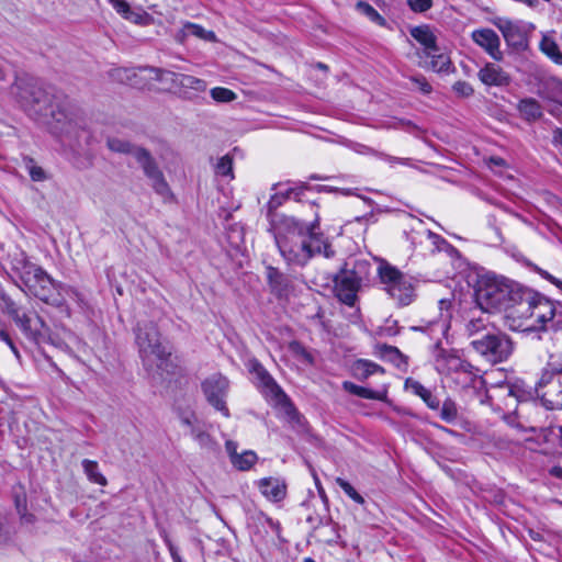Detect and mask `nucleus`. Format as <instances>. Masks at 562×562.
I'll list each match as a JSON object with an SVG mask.
<instances>
[{
	"label": "nucleus",
	"mask_w": 562,
	"mask_h": 562,
	"mask_svg": "<svg viewBox=\"0 0 562 562\" xmlns=\"http://www.w3.org/2000/svg\"><path fill=\"white\" fill-rule=\"evenodd\" d=\"M11 91L29 114L50 115V130L65 145L75 150L90 146L92 134L87 128L86 120L67 97L55 95L50 100L42 86L26 76L16 77Z\"/></svg>",
	"instance_id": "f257e3e1"
},
{
	"label": "nucleus",
	"mask_w": 562,
	"mask_h": 562,
	"mask_svg": "<svg viewBox=\"0 0 562 562\" xmlns=\"http://www.w3.org/2000/svg\"><path fill=\"white\" fill-rule=\"evenodd\" d=\"M318 229L317 218L305 223L291 216L282 217L274 236L282 257L299 266H304L316 254L333 257L334 250Z\"/></svg>",
	"instance_id": "f03ea898"
},
{
	"label": "nucleus",
	"mask_w": 562,
	"mask_h": 562,
	"mask_svg": "<svg viewBox=\"0 0 562 562\" xmlns=\"http://www.w3.org/2000/svg\"><path fill=\"white\" fill-rule=\"evenodd\" d=\"M562 325V305L528 288L522 289L517 304L509 311L513 330L546 331Z\"/></svg>",
	"instance_id": "7ed1b4c3"
},
{
	"label": "nucleus",
	"mask_w": 562,
	"mask_h": 562,
	"mask_svg": "<svg viewBox=\"0 0 562 562\" xmlns=\"http://www.w3.org/2000/svg\"><path fill=\"white\" fill-rule=\"evenodd\" d=\"M524 286L505 278L487 279L479 283L475 291L477 307L485 311L503 310L507 324L509 311L517 304Z\"/></svg>",
	"instance_id": "20e7f679"
},
{
	"label": "nucleus",
	"mask_w": 562,
	"mask_h": 562,
	"mask_svg": "<svg viewBox=\"0 0 562 562\" xmlns=\"http://www.w3.org/2000/svg\"><path fill=\"white\" fill-rule=\"evenodd\" d=\"M136 345L145 369L148 372L165 371L169 366L171 350L165 344L157 326L151 323L138 325L136 328Z\"/></svg>",
	"instance_id": "39448f33"
},
{
	"label": "nucleus",
	"mask_w": 562,
	"mask_h": 562,
	"mask_svg": "<svg viewBox=\"0 0 562 562\" xmlns=\"http://www.w3.org/2000/svg\"><path fill=\"white\" fill-rule=\"evenodd\" d=\"M247 367L249 372L252 374L258 389L267 401H269L273 406L279 407L289 423L300 424V413L262 364L256 359H252L248 361Z\"/></svg>",
	"instance_id": "423d86ee"
},
{
	"label": "nucleus",
	"mask_w": 562,
	"mask_h": 562,
	"mask_svg": "<svg viewBox=\"0 0 562 562\" xmlns=\"http://www.w3.org/2000/svg\"><path fill=\"white\" fill-rule=\"evenodd\" d=\"M536 393L548 409H562V358L550 356L536 383Z\"/></svg>",
	"instance_id": "0eeeda50"
},
{
	"label": "nucleus",
	"mask_w": 562,
	"mask_h": 562,
	"mask_svg": "<svg viewBox=\"0 0 562 562\" xmlns=\"http://www.w3.org/2000/svg\"><path fill=\"white\" fill-rule=\"evenodd\" d=\"M378 274L383 290L398 306H407L415 300V284L412 277L386 261H381Z\"/></svg>",
	"instance_id": "6e6552de"
},
{
	"label": "nucleus",
	"mask_w": 562,
	"mask_h": 562,
	"mask_svg": "<svg viewBox=\"0 0 562 562\" xmlns=\"http://www.w3.org/2000/svg\"><path fill=\"white\" fill-rule=\"evenodd\" d=\"M471 346L491 363L506 361L514 350V344L510 337L495 329L487 330L481 337L473 338Z\"/></svg>",
	"instance_id": "1a4fd4ad"
},
{
	"label": "nucleus",
	"mask_w": 562,
	"mask_h": 562,
	"mask_svg": "<svg viewBox=\"0 0 562 562\" xmlns=\"http://www.w3.org/2000/svg\"><path fill=\"white\" fill-rule=\"evenodd\" d=\"M7 313L30 340L40 344L47 337L48 327L35 313L24 311L14 302L7 303Z\"/></svg>",
	"instance_id": "9d476101"
},
{
	"label": "nucleus",
	"mask_w": 562,
	"mask_h": 562,
	"mask_svg": "<svg viewBox=\"0 0 562 562\" xmlns=\"http://www.w3.org/2000/svg\"><path fill=\"white\" fill-rule=\"evenodd\" d=\"M436 368L442 373H454V380L463 387L470 386L477 376V370L471 363L457 356H446L442 350L436 356Z\"/></svg>",
	"instance_id": "9b49d317"
},
{
	"label": "nucleus",
	"mask_w": 562,
	"mask_h": 562,
	"mask_svg": "<svg viewBox=\"0 0 562 562\" xmlns=\"http://www.w3.org/2000/svg\"><path fill=\"white\" fill-rule=\"evenodd\" d=\"M229 382L222 374H214L202 383V389L207 402L225 417L229 416L225 398L228 393Z\"/></svg>",
	"instance_id": "f8f14e48"
},
{
	"label": "nucleus",
	"mask_w": 562,
	"mask_h": 562,
	"mask_svg": "<svg viewBox=\"0 0 562 562\" xmlns=\"http://www.w3.org/2000/svg\"><path fill=\"white\" fill-rule=\"evenodd\" d=\"M361 279L355 271H342L335 279V292L340 302L348 306H353L357 300V292L360 288Z\"/></svg>",
	"instance_id": "ddd939ff"
},
{
	"label": "nucleus",
	"mask_w": 562,
	"mask_h": 562,
	"mask_svg": "<svg viewBox=\"0 0 562 562\" xmlns=\"http://www.w3.org/2000/svg\"><path fill=\"white\" fill-rule=\"evenodd\" d=\"M471 38L476 45L483 48L494 60L499 61L503 59L499 36L492 29L474 30L471 34Z\"/></svg>",
	"instance_id": "4468645a"
},
{
	"label": "nucleus",
	"mask_w": 562,
	"mask_h": 562,
	"mask_svg": "<svg viewBox=\"0 0 562 562\" xmlns=\"http://www.w3.org/2000/svg\"><path fill=\"white\" fill-rule=\"evenodd\" d=\"M480 81L488 87H505L512 81L507 71L494 63H486L477 72Z\"/></svg>",
	"instance_id": "2eb2a0df"
},
{
	"label": "nucleus",
	"mask_w": 562,
	"mask_h": 562,
	"mask_svg": "<svg viewBox=\"0 0 562 562\" xmlns=\"http://www.w3.org/2000/svg\"><path fill=\"white\" fill-rule=\"evenodd\" d=\"M149 70L155 74V78L157 80H162L165 75H170L171 80L184 91L193 90L196 92H202L206 89V83L204 80L190 75L175 74L159 68H149Z\"/></svg>",
	"instance_id": "dca6fc26"
},
{
	"label": "nucleus",
	"mask_w": 562,
	"mask_h": 562,
	"mask_svg": "<svg viewBox=\"0 0 562 562\" xmlns=\"http://www.w3.org/2000/svg\"><path fill=\"white\" fill-rule=\"evenodd\" d=\"M263 497L269 502L279 503L286 496V484L279 477H263L256 482Z\"/></svg>",
	"instance_id": "f3484780"
},
{
	"label": "nucleus",
	"mask_w": 562,
	"mask_h": 562,
	"mask_svg": "<svg viewBox=\"0 0 562 562\" xmlns=\"http://www.w3.org/2000/svg\"><path fill=\"white\" fill-rule=\"evenodd\" d=\"M34 279V281H31L25 285V292L44 302H47L50 299L54 290V282L52 278L43 269H41Z\"/></svg>",
	"instance_id": "a211bd4d"
},
{
	"label": "nucleus",
	"mask_w": 562,
	"mask_h": 562,
	"mask_svg": "<svg viewBox=\"0 0 562 562\" xmlns=\"http://www.w3.org/2000/svg\"><path fill=\"white\" fill-rule=\"evenodd\" d=\"M490 314V311L481 310L480 307L473 311L465 325L468 335L477 338L485 334L488 330V326L492 325Z\"/></svg>",
	"instance_id": "6ab92c4d"
},
{
	"label": "nucleus",
	"mask_w": 562,
	"mask_h": 562,
	"mask_svg": "<svg viewBox=\"0 0 562 562\" xmlns=\"http://www.w3.org/2000/svg\"><path fill=\"white\" fill-rule=\"evenodd\" d=\"M267 279L271 292L278 297H286L290 293V280L277 268H267Z\"/></svg>",
	"instance_id": "aec40b11"
},
{
	"label": "nucleus",
	"mask_w": 562,
	"mask_h": 562,
	"mask_svg": "<svg viewBox=\"0 0 562 562\" xmlns=\"http://www.w3.org/2000/svg\"><path fill=\"white\" fill-rule=\"evenodd\" d=\"M494 25L502 32L507 44L513 46L521 45L524 33L518 24L510 20L498 19L494 21Z\"/></svg>",
	"instance_id": "412c9836"
},
{
	"label": "nucleus",
	"mask_w": 562,
	"mask_h": 562,
	"mask_svg": "<svg viewBox=\"0 0 562 562\" xmlns=\"http://www.w3.org/2000/svg\"><path fill=\"white\" fill-rule=\"evenodd\" d=\"M189 36H195L207 42L216 41V35L213 31L205 30L199 24L187 22L182 29L177 32L175 37L178 42L183 43Z\"/></svg>",
	"instance_id": "4be33fe9"
},
{
	"label": "nucleus",
	"mask_w": 562,
	"mask_h": 562,
	"mask_svg": "<svg viewBox=\"0 0 562 562\" xmlns=\"http://www.w3.org/2000/svg\"><path fill=\"white\" fill-rule=\"evenodd\" d=\"M41 267L31 262L24 254H21V257L15 258L14 260V270L19 273L24 286L31 281L35 280L34 278H36V274L41 271Z\"/></svg>",
	"instance_id": "5701e85b"
},
{
	"label": "nucleus",
	"mask_w": 562,
	"mask_h": 562,
	"mask_svg": "<svg viewBox=\"0 0 562 562\" xmlns=\"http://www.w3.org/2000/svg\"><path fill=\"white\" fill-rule=\"evenodd\" d=\"M517 110L520 116L528 122H535L543 114L541 104L533 98L520 100Z\"/></svg>",
	"instance_id": "b1692460"
},
{
	"label": "nucleus",
	"mask_w": 562,
	"mask_h": 562,
	"mask_svg": "<svg viewBox=\"0 0 562 562\" xmlns=\"http://www.w3.org/2000/svg\"><path fill=\"white\" fill-rule=\"evenodd\" d=\"M352 372L358 380L363 381L373 374H383L385 370L371 360L358 359L352 366Z\"/></svg>",
	"instance_id": "393cba45"
},
{
	"label": "nucleus",
	"mask_w": 562,
	"mask_h": 562,
	"mask_svg": "<svg viewBox=\"0 0 562 562\" xmlns=\"http://www.w3.org/2000/svg\"><path fill=\"white\" fill-rule=\"evenodd\" d=\"M134 158L137 160V162L143 168V171L145 176L150 179L154 176H157L161 172L159 167L157 166L156 161L151 157L148 150L145 148L135 149L133 151Z\"/></svg>",
	"instance_id": "a878e982"
},
{
	"label": "nucleus",
	"mask_w": 562,
	"mask_h": 562,
	"mask_svg": "<svg viewBox=\"0 0 562 562\" xmlns=\"http://www.w3.org/2000/svg\"><path fill=\"white\" fill-rule=\"evenodd\" d=\"M375 350L376 355H379L382 359L394 363L397 368H402L403 366L407 364V357L404 356L400 349L394 346H389L385 344L376 345Z\"/></svg>",
	"instance_id": "bb28decb"
},
{
	"label": "nucleus",
	"mask_w": 562,
	"mask_h": 562,
	"mask_svg": "<svg viewBox=\"0 0 562 562\" xmlns=\"http://www.w3.org/2000/svg\"><path fill=\"white\" fill-rule=\"evenodd\" d=\"M411 35L425 48V54L437 47L436 36L427 25L416 26L411 31Z\"/></svg>",
	"instance_id": "cd10ccee"
},
{
	"label": "nucleus",
	"mask_w": 562,
	"mask_h": 562,
	"mask_svg": "<svg viewBox=\"0 0 562 562\" xmlns=\"http://www.w3.org/2000/svg\"><path fill=\"white\" fill-rule=\"evenodd\" d=\"M342 389L352 395L367 400L384 401V398L386 397V391H373L364 386L357 385L350 381L342 382Z\"/></svg>",
	"instance_id": "c85d7f7f"
},
{
	"label": "nucleus",
	"mask_w": 562,
	"mask_h": 562,
	"mask_svg": "<svg viewBox=\"0 0 562 562\" xmlns=\"http://www.w3.org/2000/svg\"><path fill=\"white\" fill-rule=\"evenodd\" d=\"M406 386L416 395H418L430 409L439 408V400L418 381L407 380Z\"/></svg>",
	"instance_id": "c756f323"
},
{
	"label": "nucleus",
	"mask_w": 562,
	"mask_h": 562,
	"mask_svg": "<svg viewBox=\"0 0 562 562\" xmlns=\"http://www.w3.org/2000/svg\"><path fill=\"white\" fill-rule=\"evenodd\" d=\"M540 50L554 64L562 65V53L555 40L550 35H543L539 43Z\"/></svg>",
	"instance_id": "7c9ffc66"
},
{
	"label": "nucleus",
	"mask_w": 562,
	"mask_h": 562,
	"mask_svg": "<svg viewBox=\"0 0 562 562\" xmlns=\"http://www.w3.org/2000/svg\"><path fill=\"white\" fill-rule=\"evenodd\" d=\"M430 59L429 67L436 72H446L451 66L449 56L441 53L438 47L425 54Z\"/></svg>",
	"instance_id": "2f4dec72"
},
{
	"label": "nucleus",
	"mask_w": 562,
	"mask_h": 562,
	"mask_svg": "<svg viewBox=\"0 0 562 562\" xmlns=\"http://www.w3.org/2000/svg\"><path fill=\"white\" fill-rule=\"evenodd\" d=\"M289 350L292 356L302 364L313 366L315 358L311 350L303 346L299 341H292L289 344Z\"/></svg>",
	"instance_id": "473e14b6"
},
{
	"label": "nucleus",
	"mask_w": 562,
	"mask_h": 562,
	"mask_svg": "<svg viewBox=\"0 0 562 562\" xmlns=\"http://www.w3.org/2000/svg\"><path fill=\"white\" fill-rule=\"evenodd\" d=\"M82 468L90 482L101 486L108 484L105 476L99 471V465L95 461L85 459L82 461Z\"/></svg>",
	"instance_id": "72a5a7b5"
},
{
	"label": "nucleus",
	"mask_w": 562,
	"mask_h": 562,
	"mask_svg": "<svg viewBox=\"0 0 562 562\" xmlns=\"http://www.w3.org/2000/svg\"><path fill=\"white\" fill-rule=\"evenodd\" d=\"M258 456L252 450H245L234 458L232 464L235 469L239 471H248L250 470L257 462Z\"/></svg>",
	"instance_id": "f704fd0d"
},
{
	"label": "nucleus",
	"mask_w": 562,
	"mask_h": 562,
	"mask_svg": "<svg viewBox=\"0 0 562 562\" xmlns=\"http://www.w3.org/2000/svg\"><path fill=\"white\" fill-rule=\"evenodd\" d=\"M149 180L153 190L158 195H160L165 201H171L173 199L172 191L169 184L167 183L162 172L151 177Z\"/></svg>",
	"instance_id": "c9c22d12"
},
{
	"label": "nucleus",
	"mask_w": 562,
	"mask_h": 562,
	"mask_svg": "<svg viewBox=\"0 0 562 562\" xmlns=\"http://www.w3.org/2000/svg\"><path fill=\"white\" fill-rule=\"evenodd\" d=\"M149 180L153 190L158 195H160L165 201H171L173 199L172 191L169 184L167 183L162 172L151 177Z\"/></svg>",
	"instance_id": "e433bc0d"
},
{
	"label": "nucleus",
	"mask_w": 562,
	"mask_h": 562,
	"mask_svg": "<svg viewBox=\"0 0 562 562\" xmlns=\"http://www.w3.org/2000/svg\"><path fill=\"white\" fill-rule=\"evenodd\" d=\"M123 19L139 26H147L154 22L153 16L146 11H144L142 8H137L135 10L131 8Z\"/></svg>",
	"instance_id": "4c0bfd02"
},
{
	"label": "nucleus",
	"mask_w": 562,
	"mask_h": 562,
	"mask_svg": "<svg viewBox=\"0 0 562 562\" xmlns=\"http://www.w3.org/2000/svg\"><path fill=\"white\" fill-rule=\"evenodd\" d=\"M356 9L363 15H366L370 21L379 24L384 25L385 20L384 18L369 3L364 1H359L356 4Z\"/></svg>",
	"instance_id": "58836bf2"
},
{
	"label": "nucleus",
	"mask_w": 562,
	"mask_h": 562,
	"mask_svg": "<svg viewBox=\"0 0 562 562\" xmlns=\"http://www.w3.org/2000/svg\"><path fill=\"white\" fill-rule=\"evenodd\" d=\"M190 436L200 445L202 448H209L212 446V438L204 429V425L199 423L196 426H192Z\"/></svg>",
	"instance_id": "ea45409f"
},
{
	"label": "nucleus",
	"mask_w": 562,
	"mask_h": 562,
	"mask_svg": "<svg viewBox=\"0 0 562 562\" xmlns=\"http://www.w3.org/2000/svg\"><path fill=\"white\" fill-rule=\"evenodd\" d=\"M440 413L439 416L446 423L452 424L458 419V408L453 401L446 400L442 405H439Z\"/></svg>",
	"instance_id": "a19ab883"
},
{
	"label": "nucleus",
	"mask_w": 562,
	"mask_h": 562,
	"mask_svg": "<svg viewBox=\"0 0 562 562\" xmlns=\"http://www.w3.org/2000/svg\"><path fill=\"white\" fill-rule=\"evenodd\" d=\"M108 147L112 151L122 153V154H131V155H133V151L135 149L140 148V147H136V146L132 145L127 140L116 138V137L108 139Z\"/></svg>",
	"instance_id": "79ce46f5"
},
{
	"label": "nucleus",
	"mask_w": 562,
	"mask_h": 562,
	"mask_svg": "<svg viewBox=\"0 0 562 562\" xmlns=\"http://www.w3.org/2000/svg\"><path fill=\"white\" fill-rule=\"evenodd\" d=\"M305 189V187L300 188H288L284 192H280L273 196H271L269 204L271 207H277L282 203L283 199H299L301 192Z\"/></svg>",
	"instance_id": "37998d69"
},
{
	"label": "nucleus",
	"mask_w": 562,
	"mask_h": 562,
	"mask_svg": "<svg viewBox=\"0 0 562 562\" xmlns=\"http://www.w3.org/2000/svg\"><path fill=\"white\" fill-rule=\"evenodd\" d=\"M210 94L214 101L221 103H228L237 98L234 91L224 87H215L211 89Z\"/></svg>",
	"instance_id": "c03bdc74"
},
{
	"label": "nucleus",
	"mask_w": 562,
	"mask_h": 562,
	"mask_svg": "<svg viewBox=\"0 0 562 562\" xmlns=\"http://www.w3.org/2000/svg\"><path fill=\"white\" fill-rule=\"evenodd\" d=\"M215 173L221 177L234 178L233 160L228 155L223 156L215 166Z\"/></svg>",
	"instance_id": "a18cd8bd"
},
{
	"label": "nucleus",
	"mask_w": 562,
	"mask_h": 562,
	"mask_svg": "<svg viewBox=\"0 0 562 562\" xmlns=\"http://www.w3.org/2000/svg\"><path fill=\"white\" fill-rule=\"evenodd\" d=\"M336 484L356 503L363 504L364 498L355 490V487L341 477H336Z\"/></svg>",
	"instance_id": "49530a36"
},
{
	"label": "nucleus",
	"mask_w": 562,
	"mask_h": 562,
	"mask_svg": "<svg viewBox=\"0 0 562 562\" xmlns=\"http://www.w3.org/2000/svg\"><path fill=\"white\" fill-rule=\"evenodd\" d=\"M452 90L457 95L461 98H469L474 92L472 85L462 80L454 82L452 86Z\"/></svg>",
	"instance_id": "de8ad7c7"
},
{
	"label": "nucleus",
	"mask_w": 562,
	"mask_h": 562,
	"mask_svg": "<svg viewBox=\"0 0 562 562\" xmlns=\"http://www.w3.org/2000/svg\"><path fill=\"white\" fill-rule=\"evenodd\" d=\"M376 334L381 337H393L398 334L396 321H387L384 326L379 327Z\"/></svg>",
	"instance_id": "09e8293b"
},
{
	"label": "nucleus",
	"mask_w": 562,
	"mask_h": 562,
	"mask_svg": "<svg viewBox=\"0 0 562 562\" xmlns=\"http://www.w3.org/2000/svg\"><path fill=\"white\" fill-rule=\"evenodd\" d=\"M407 4L414 12H426L432 7V0H407Z\"/></svg>",
	"instance_id": "8fccbe9b"
},
{
	"label": "nucleus",
	"mask_w": 562,
	"mask_h": 562,
	"mask_svg": "<svg viewBox=\"0 0 562 562\" xmlns=\"http://www.w3.org/2000/svg\"><path fill=\"white\" fill-rule=\"evenodd\" d=\"M411 81L415 85V87L423 93L429 94L432 91L431 85L426 80L424 76H414L411 77Z\"/></svg>",
	"instance_id": "3c124183"
},
{
	"label": "nucleus",
	"mask_w": 562,
	"mask_h": 562,
	"mask_svg": "<svg viewBox=\"0 0 562 562\" xmlns=\"http://www.w3.org/2000/svg\"><path fill=\"white\" fill-rule=\"evenodd\" d=\"M114 8L117 14L124 18L131 9V5L125 0H108Z\"/></svg>",
	"instance_id": "603ef678"
},
{
	"label": "nucleus",
	"mask_w": 562,
	"mask_h": 562,
	"mask_svg": "<svg viewBox=\"0 0 562 562\" xmlns=\"http://www.w3.org/2000/svg\"><path fill=\"white\" fill-rule=\"evenodd\" d=\"M31 165L27 167L29 168V173H30V177L32 178L33 181H43L46 179V173L45 171L43 170L42 167L40 166H35L33 165V161L30 160Z\"/></svg>",
	"instance_id": "864d4df0"
},
{
	"label": "nucleus",
	"mask_w": 562,
	"mask_h": 562,
	"mask_svg": "<svg viewBox=\"0 0 562 562\" xmlns=\"http://www.w3.org/2000/svg\"><path fill=\"white\" fill-rule=\"evenodd\" d=\"M537 272L547 281H549L550 283H552L553 285H555L561 292H562V281L558 278H555L554 276H552L551 273H549L548 271L543 270V269H540L538 268L537 269Z\"/></svg>",
	"instance_id": "5fc2aeb1"
},
{
	"label": "nucleus",
	"mask_w": 562,
	"mask_h": 562,
	"mask_svg": "<svg viewBox=\"0 0 562 562\" xmlns=\"http://www.w3.org/2000/svg\"><path fill=\"white\" fill-rule=\"evenodd\" d=\"M379 158L384 159L386 162H389L391 166H394L395 164L400 165H408L409 159L408 158H397L390 155H385L382 153L376 154Z\"/></svg>",
	"instance_id": "6e6d98bb"
},
{
	"label": "nucleus",
	"mask_w": 562,
	"mask_h": 562,
	"mask_svg": "<svg viewBox=\"0 0 562 562\" xmlns=\"http://www.w3.org/2000/svg\"><path fill=\"white\" fill-rule=\"evenodd\" d=\"M225 449H226V452H227V454L229 457L231 462L234 461V458L239 454L237 452V443L235 441H233V440H227L226 441Z\"/></svg>",
	"instance_id": "4d7b16f0"
},
{
	"label": "nucleus",
	"mask_w": 562,
	"mask_h": 562,
	"mask_svg": "<svg viewBox=\"0 0 562 562\" xmlns=\"http://www.w3.org/2000/svg\"><path fill=\"white\" fill-rule=\"evenodd\" d=\"M507 419H508V424L509 425L516 426V427H518V428H520V429H522L525 431H532V432H535V431H537L539 429V426L536 425V424H530L528 426H525L521 423L515 424L514 423V419H515L514 417H508Z\"/></svg>",
	"instance_id": "13d9d810"
},
{
	"label": "nucleus",
	"mask_w": 562,
	"mask_h": 562,
	"mask_svg": "<svg viewBox=\"0 0 562 562\" xmlns=\"http://www.w3.org/2000/svg\"><path fill=\"white\" fill-rule=\"evenodd\" d=\"M200 422L198 420L194 414L181 417V424L187 426L189 428V431L191 430L192 426H196Z\"/></svg>",
	"instance_id": "bf43d9fd"
},
{
	"label": "nucleus",
	"mask_w": 562,
	"mask_h": 562,
	"mask_svg": "<svg viewBox=\"0 0 562 562\" xmlns=\"http://www.w3.org/2000/svg\"><path fill=\"white\" fill-rule=\"evenodd\" d=\"M552 144L562 147V128H555L552 135Z\"/></svg>",
	"instance_id": "052dcab7"
},
{
	"label": "nucleus",
	"mask_w": 562,
	"mask_h": 562,
	"mask_svg": "<svg viewBox=\"0 0 562 562\" xmlns=\"http://www.w3.org/2000/svg\"><path fill=\"white\" fill-rule=\"evenodd\" d=\"M355 150L359 154H373V155H376L378 153L374 151L372 148L368 147V146H364V145H361V144H357L356 147H355Z\"/></svg>",
	"instance_id": "680f3d73"
},
{
	"label": "nucleus",
	"mask_w": 562,
	"mask_h": 562,
	"mask_svg": "<svg viewBox=\"0 0 562 562\" xmlns=\"http://www.w3.org/2000/svg\"><path fill=\"white\" fill-rule=\"evenodd\" d=\"M549 473H550L552 476H554V477H557V479H559V480H562V467H560V465H554V467H552V468L549 470Z\"/></svg>",
	"instance_id": "e2e57ef3"
},
{
	"label": "nucleus",
	"mask_w": 562,
	"mask_h": 562,
	"mask_svg": "<svg viewBox=\"0 0 562 562\" xmlns=\"http://www.w3.org/2000/svg\"><path fill=\"white\" fill-rule=\"evenodd\" d=\"M490 162H491L492 165L499 166V167L505 165L504 159H503V158H501V157H491V158H490Z\"/></svg>",
	"instance_id": "0e129e2a"
},
{
	"label": "nucleus",
	"mask_w": 562,
	"mask_h": 562,
	"mask_svg": "<svg viewBox=\"0 0 562 562\" xmlns=\"http://www.w3.org/2000/svg\"><path fill=\"white\" fill-rule=\"evenodd\" d=\"M8 346L10 347V349L12 350L13 355L15 356L16 359H21V355L16 348V346L14 345V342L11 340Z\"/></svg>",
	"instance_id": "69168bd1"
},
{
	"label": "nucleus",
	"mask_w": 562,
	"mask_h": 562,
	"mask_svg": "<svg viewBox=\"0 0 562 562\" xmlns=\"http://www.w3.org/2000/svg\"><path fill=\"white\" fill-rule=\"evenodd\" d=\"M0 340L4 341L8 345L12 339L7 331L0 330Z\"/></svg>",
	"instance_id": "338daca9"
},
{
	"label": "nucleus",
	"mask_w": 562,
	"mask_h": 562,
	"mask_svg": "<svg viewBox=\"0 0 562 562\" xmlns=\"http://www.w3.org/2000/svg\"><path fill=\"white\" fill-rule=\"evenodd\" d=\"M439 304H440V310H445V308H446V310H448V308H449V305H450V302H449V301H447V300H441V301L439 302Z\"/></svg>",
	"instance_id": "774afa93"
}]
</instances>
